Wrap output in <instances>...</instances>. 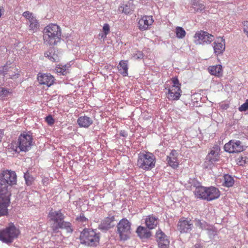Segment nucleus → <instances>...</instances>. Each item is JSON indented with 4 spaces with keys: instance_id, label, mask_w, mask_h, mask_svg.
I'll use <instances>...</instances> for the list:
<instances>
[{
    "instance_id": "nucleus-1",
    "label": "nucleus",
    "mask_w": 248,
    "mask_h": 248,
    "mask_svg": "<svg viewBox=\"0 0 248 248\" xmlns=\"http://www.w3.org/2000/svg\"><path fill=\"white\" fill-rule=\"evenodd\" d=\"M16 175L14 171H3L0 176V216L8 213L12 186L16 184Z\"/></svg>"
},
{
    "instance_id": "nucleus-2",
    "label": "nucleus",
    "mask_w": 248,
    "mask_h": 248,
    "mask_svg": "<svg viewBox=\"0 0 248 248\" xmlns=\"http://www.w3.org/2000/svg\"><path fill=\"white\" fill-rule=\"evenodd\" d=\"M43 33L45 43L49 45H55L60 41L61 30L60 27L56 24H49L45 28Z\"/></svg>"
},
{
    "instance_id": "nucleus-3",
    "label": "nucleus",
    "mask_w": 248,
    "mask_h": 248,
    "mask_svg": "<svg viewBox=\"0 0 248 248\" xmlns=\"http://www.w3.org/2000/svg\"><path fill=\"white\" fill-rule=\"evenodd\" d=\"M32 136V133L29 131L23 132L18 137L17 143H15V146L13 143L12 149L16 152H27L30 150L34 143Z\"/></svg>"
},
{
    "instance_id": "nucleus-4",
    "label": "nucleus",
    "mask_w": 248,
    "mask_h": 248,
    "mask_svg": "<svg viewBox=\"0 0 248 248\" xmlns=\"http://www.w3.org/2000/svg\"><path fill=\"white\" fill-rule=\"evenodd\" d=\"M100 233L94 230L85 228L80 232V243L85 246L96 247L99 244Z\"/></svg>"
},
{
    "instance_id": "nucleus-5",
    "label": "nucleus",
    "mask_w": 248,
    "mask_h": 248,
    "mask_svg": "<svg viewBox=\"0 0 248 248\" xmlns=\"http://www.w3.org/2000/svg\"><path fill=\"white\" fill-rule=\"evenodd\" d=\"M155 155L150 152H145L139 154L137 165L141 169L150 170L155 167Z\"/></svg>"
},
{
    "instance_id": "nucleus-6",
    "label": "nucleus",
    "mask_w": 248,
    "mask_h": 248,
    "mask_svg": "<svg viewBox=\"0 0 248 248\" xmlns=\"http://www.w3.org/2000/svg\"><path fill=\"white\" fill-rule=\"evenodd\" d=\"M19 233V230L11 223L5 229L0 230V240L6 244L11 243Z\"/></svg>"
},
{
    "instance_id": "nucleus-7",
    "label": "nucleus",
    "mask_w": 248,
    "mask_h": 248,
    "mask_svg": "<svg viewBox=\"0 0 248 248\" xmlns=\"http://www.w3.org/2000/svg\"><path fill=\"white\" fill-rule=\"evenodd\" d=\"M117 232L121 240H126L131 233V223L127 219H122L117 225Z\"/></svg>"
},
{
    "instance_id": "nucleus-8",
    "label": "nucleus",
    "mask_w": 248,
    "mask_h": 248,
    "mask_svg": "<svg viewBox=\"0 0 248 248\" xmlns=\"http://www.w3.org/2000/svg\"><path fill=\"white\" fill-rule=\"evenodd\" d=\"M194 42L196 45H208L214 40V36L207 31H197L194 36Z\"/></svg>"
},
{
    "instance_id": "nucleus-9",
    "label": "nucleus",
    "mask_w": 248,
    "mask_h": 248,
    "mask_svg": "<svg viewBox=\"0 0 248 248\" xmlns=\"http://www.w3.org/2000/svg\"><path fill=\"white\" fill-rule=\"evenodd\" d=\"M224 150L230 153H239L244 150L245 147L239 140H231L224 146Z\"/></svg>"
},
{
    "instance_id": "nucleus-10",
    "label": "nucleus",
    "mask_w": 248,
    "mask_h": 248,
    "mask_svg": "<svg viewBox=\"0 0 248 248\" xmlns=\"http://www.w3.org/2000/svg\"><path fill=\"white\" fill-rule=\"evenodd\" d=\"M155 237L159 248H169L170 240L168 237L161 229L156 231Z\"/></svg>"
},
{
    "instance_id": "nucleus-11",
    "label": "nucleus",
    "mask_w": 248,
    "mask_h": 248,
    "mask_svg": "<svg viewBox=\"0 0 248 248\" xmlns=\"http://www.w3.org/2000/svg\"><path fill=\"white\" fill-rule=\"evenodd\" d=\"M193 227L191 220L185 217H181L177 223V229L181 233L189 232Z\"/></svg>"
},
{
    "instance_id": "nucleus-12",
    "label": "nucleus",
    "mask_w": 248,
    "mask_h": 248,
    "mask_svg": "<svg viewBox=\"0 0 248 248\" xmlns=\"http://www.w3.org/2000/svg\"><path fill=\"white\" fill-rule=\"evenodd\" d=\"M49 220L51 222L50 224V228L51 229L54 226L58 225L62 219H64L65 216L62 213V210L52 211L51 210L48 214Z\"/></svg>"
},
{
    "instance_id": "nucleus-13",
    "label": "nucleus",
    "mask_w": 248,
    "mask_h": 248,
    "mask_svg": "<svg viewBox=\"0 0 248 248\" xmlns=\"http://www.w3.org/2000/svg\"><path fill=\"white\" fill-rule=\"evenodd\" d=\"M219 148L218 146L216 145L214 146L207 155L205 158L206 161L209 162L210 164H213L218 161L219 160Z\"/></svg>"
},
{
    "instance_id": "nucleus-14",
    "label": "nucleus",
    "mask_w": 248,
    "mask_h": 248,
    "mask_svg": "<svg viewBox=\"0 0 248 248\" xmlns=\"http://www.w3.org/2000/svg\"><path fill=\"white\" fill-rule=\"evenodd\" d=\"M214 53L216 55L222 54L225 49V41L223 37H217L213 43Z\"/></svg>"
},
{
    "instance_id": "nucleus-15",
    "label": "nucleus",
    "mask_w": 248,
    "mask_h": 248,
    "mask_svg": "<svg viewBox=\"0 0 248 248\" xmlns=\"http://www.w3.org/2000/svg\"><path fill=\"white\" fill-rule=\"evenodd\" d=\"M178 153L177 151L172 150L170 155L167 156L166 161L168 164L173 169H176L178 167Z\"/></svg>"
},
{
    "instance_id": "nucleus-16",
    "label": "nucleus",
    "mask_w": 248,
    "mask_h": 248,
    "mask_svg": "<svg viewBox=\"0 0 248 248\" xmlns=\"http://www.w3.org/2000/svg\"><path fill=\"white\" fill-rule=\"evenodd\" d=\"M59 229H64L68 233H72L73 232L71 224L69 222L65 221L64 219L58 223V225L54 226L52 230L53 233H58Z\"/></svg>"
},
{
    "instance_id": "nucleus-17",
    "label": "nucleus",
    "mask_w": 248,
    "mask_h": 248,
    "mask_svg": "<svg viewBox=\"0 0 248 248\" xmlns=\"http://www.w3.org/2000/svg\"><path fill=\"white\" fill-rule=\"evenodd\" d=\"M138 237L144 241L149 239L152 235V232L147 227L140 226L136 231Z\"/></svg>"
},
{
    "instance_id": "nucleus-18",
    "label": "nucleus",
    "mask_w": 248,
    "mask_h": 248,
    "mask_svg": "<svg viewBox=\"0 0 248 248\" xmlns=\"http://www.w3.org/2000/svg\"><path fill=\"white\" fill-rule=\"evenodd\" d=\"M38 80L40 84L50 87L54 82L55 78L50 74H44L38 76Z\"/></svg>"
},
{
    "instance_id": "nucleus-19",
    "label": "nucleus",
    "mask_w": 248,
    "mask_h": 248,
    "mask_svg": "<svg viewBox=\"0 0 248 248\" xmlns=\"http://www.w3.org/2000/svg\"><path fill=\"white\" fill-rule=\"evenodd\" d=\"M114 219L115 217L114 216L105 218L99 225V229L102 231H108V229L113 228L115 225L113 224Z\"/></svg>"
},
{
    "instance_id": "nucleus-20",
    "label": "nucleus",
    "mask_w": 248,
    "mask_h": 248,
    "mask_svg": "<svg viewBox=\"0 0 248 248\" xmlns=\"http://www.w3.org/2000/svg\"><path fill=\"white\" fill-rule=\"evenodd\" d=\"M12 70H16V68L14 65L10 66L8 64L5 65L2 69L0 71V73L3 75L9 78L15 79L19 77V74L18 73H15V74H11V71L13 72Z\"/></svg>"
},
{
    "instance_id": "nucleus-21",
    "label": "nucleus",
    "mask_w": 248,
    "mask_h": 248,
    "mask_svg": "<svg viewBox=\"0 0 248 248\" xmlns=\"http://www.w3.org/2000/svg\"><path fill=\"white\" fill-rule=\"evenodd\" d=\"M181 87L172 86L168 89V98L170 100H177L181 96Z\"/></svg>"
},
{
    "instance_id": "nucleus-22",
    "label": "nucleus",
    "mask_w": 248,
    "mask_h": 248,
    "mask_svg": "<svg viewBox=\"0 0 248 248\" xmlns=\"http://www.w3.org/2000/svg\"><path fill=\"white\" fill-rule=\"evenodd\" d=\"M152 16H145L142 17L139 21V27L140 30L144 31L147 30L150 25L153 23Z\"/></svg>"
},
{
    "instance_id": "nucleus-23",
    "label": "nucleus",
    "mask_w": 248,
    "mask_h": 248,
    "mask_svg": "<svg viewBox=\"0 0 248 248\" xmlns=\"http://www.w3.org/2000/svg\"><path fill=\"white\" fill-rule=\"evenodd\" d=\"M220 196V191L214 186L207 187L206 201H211Z\"/></svg>"
},
{
    "instance_id": "nucleus-24",
    "label": "nucleus",
    "mask_w": 248,
    "mask_h": 248,
    "mask_svg": "<svg viewBox=\"0 0 248 248\" xmlns=\"http://www.w3.org/2000/svg\"><path fill=\"white\" fill-rule=\"evenodd\" d=\"M146 226L149 230H152L156 227L158 224V218L153 215L148 216L145 220Z\"/></svg>"
},
{
    "instance_id": "nucleus-25",
    "label": "nucleus",
    "mask_w": 248,
    "mask_h": 248,
    "mask_svg": "<svg viewBox=\"0 0 248 248\" xmlns=\"http://www.w3.org/2000/svg\"><path fill=\"white\" fill-rule=\"evenodd\" d=\"M46 57H47L50 61L53 62H58L60 61L61 54L54 49H50L44 54Z\"/></svg>"
},
{
    "instance_id": "nucleus-26",
    "label": "nucleus",
    "mask_w": 248,
    "mask_h": 248,
    "mask_svg": "<svg viewBox=\"0 0 248 248\" xmlns=\"http://www.w3.org/2000/svg\"><path fill=\"white\" fill-rule=\"evenodd\" d=\"M77 122L80 127L88 128L93 124V120L89 117L84 116L79 117Z\"/></svg>"
},
{
    "instance_id": "nucleus-27",
    "label": "nucleus",
    "mask_w": 248,
    "mask_h": 248,
    "mask_svg": "<svg viewBox=\"0 0 248 248\" xmlns=\"http://www.w3.org/2000/svg\"><path fill=\"white\" fill-rule=\"evenodd\" d=\"M209 72L212 75L220 77L222 75V67L221 65L210 66L208 68Z\"/></svg>"
},
{
    "instance_id": "nucleus-28",
    "label": "nucleus",
    "mask_w": 248,
    "mask_h": 248,
    "mask_svg": "<svg viewBox=\"0 0 248 248\" xmlns=\"http://www.w3.org/2000/svg\"><path fill=\"white\" fill-rule=\"evenodd\" d=\"M194 192L197 198L206 200L207 187L203 186L195 188Z\"/></svg>"
},
{
    "instance_id": "nucleus-29",
    "label": "nucleus",
    "mask_w": 248,
    "mask_h": 248,
    "mask_svg": "<svg viewBox=\"0 0 248 248\" xmlns=\"http://www.w3.org/2000/svg\"><path fill=\"white\" fill-rule=\"evenodd\" d=\"M128 62L127 61H120L118 69L120 74L124 76L128 75Z\"/></svg>"
},
{
    "instance_id": "nucleus-30",
    "label": "nucleus",
    "mask_w": 248,
    "mask_h": 248,
    "mask_svg": "<svg viewBox=\"0 0 248 248\" xmlns=\"http://www.w3.org/2000/svg\"><path fill=\"white\" fill-rule=\"evenodd\" d=\"M69 66L66 65H62V64H59L56 67L55 70L60 75H65L69 73Z\"/></svg>"
},
{
    "instance_id": "nucleus-31",
    "label": "nucleus",
    "mask_w": 248,
    "mask_h": 248,
    "mask_svg": "<svg viewBox=\"0 0 248 248\" xmlns=\"http://www.w3.org/2000/svg\"><path fill=\"white\" fill-rule=\"evenodd\" d=\"M195 225L197 227H198L202 230H206L207 227L210 225L206 221L203 220H201L199 218H195L194 220Z\"/></svg>"
},
{
    "instance_id": "nucleus-32",
    "label": "nucleus",
    "mask_w": 248,
    "mask_h": 248,
    "mask_svg": "<svg viewBox=\"0 0 248 248\" xmlns=\"http://www.w3.org/2000/svg\"><path fill=\"white\" fill-rule=\"evenodd\" d=\"M234 183L233 178L229 174H225L224 176L223 186L226 187L232 186Z\"/></svg>"
},
{
    "instance_id": "nucleus-33",
    "label": "nucleus",
    "mask_w": 248,
    "mask_h": 248,
    "mask_svg": "<svg viewBox=\"0 0 248 248\" xmlns=\"http://www.w3.org/2000/svg\"><path fill=\"white\" fill-rule=\"evenodd\" d=\"M29 22L30 30H32L33 32L36 31L39 28V24L37 20L35 18V17L31 18V20L29 21Z\"/></svg>"
},
{
    "instance_id": "nucleus-34",
    "label": "nucleus",
    "mask_w": 248,
    "mask_h": 248,
    "mask_svg": "<svg viewBox=\"0 0 248 248\" xmlns=\"http://www.w3.org/2000/svg\"><path fill=\"white\" fill-rule=\"evenodd\" d=\"M193 8L196 12L202 13L205 11V6L202 3L199 2H194L193 3Z\"/></svg>"
},
{
    "instance_id": "nucleus-35",
    "label": "nucleus",
    "mask_w": 248,
    "mask_h": 248,
    "mask_svg": "<svg viewBox=\"0 0 248 248\" xmlns=\"http://www.w3.org/2000/svg\"><path fill=\"white\" fill-rule=\"evenodd\" d=\"M118 10L119 12L126 15L130 14L132 12L130 4H122L119 7Z\"/></svg>"
},
{
    "instance_id": "nucleus-36",
    "label": "nucleus",
    "mask_w": 248,
    "mask_h": 248,
    "mask_svg": "<svg viewBox=\"0 0 248 248\" xmlns=\"http://www.w3.org/2000/svg\"><path fill=\"white\" fill-rule=\"evenodd\" d=\"M205 230L207 231V234L210 239H213L217 235V230L216 228L211 225Z\"/></svg>"
},
{
    "instance_id": "nucleus-37",
    "label": "nucleus",
    "mask_w": 248,
    "mask_h": 248,
    "mask_svg": "<svg viewBox=\"0 0 248 248\" xmlns=\"http://www.w3.org/2000/svg\"><path fill=\"white\" fill-rule=\"evenodd\" d=\"M175 33L176 37L179 39L184 38L186 34V31L182 27H177L176 28Z\"/></svg>"
},
{
    "instance_id": "nucleus-38",
    "label": "nucleus",
    "mask_w": 248,
    "mask_h": 248,
    "mask_svg": "<svg viewBox=\"0 0 248 248\" xmlns=\"http://www.w3.org/2000/svg\"><path fill=\"white\" fill-rule=\"evenodd\" d=\"M11 93L10 90L0 87V99H3Z\"/></svg>"
},
{
    "instance_id": "nucleus-39",
    "label": "nucleus",
    "mask_w": 248,
    "mask_h": 248,
    "mask_svg": "<svg viewBox=\"0 0 248 248\" xmlns=\"http://www.w3.org/2000/svg\"><path fill=\"white\" fill-rule=\"evenodd\" d=\"M132 58L135 60H141L144 57V54L141 51L136 50L131 54Z\"/></svg>"
},
{
    "instance_id": "nucleus-40",
    "label": "nucleus",
    "mask_w": 248,
    "mask_h": 248,
    "mask_svg": "<svg viewBox=\"0 0 248 248\" xmlns=\"http://www.w3.org/2000/svg\"><path fill=\"white\" fill-rule=\"evenodd\" d=\"M26 183L28 186H31L33 180V178L30 175V173L27 171L24 173V175Z\"/></svg>"
},
{
    "instance_id": "nucleus-41",
    "label": "nucleus",
    "mask_w": 248,
    "mask_h": 248,
    "mask_svg": "<svg viewBox=\"0 0 248 248\" xmlns=\"http://www.w3.org/2000/svg\"><path fill=\"white\" fill-rule=\"evenodd\" d=\"M240 111H246L248 109V99L238 108Z\"/></svg>"
},
{
    "instance_id": "nucleus-42",
    "label": "nucleus",
    "mask_w": 248,
    "mask_h": 248,
    "mask_svg": "<svg viewBox=\"0 0 248 248\" xmlns=\"http://www.w3.org/2000/svg\"><path fill=\"white\" fill-rule=\"evenodd\" d=\"M46 121L47 122L48 124L50 125L53 124L55 122L54 119L51 115H49L46 117Z\"/></svg>"
},
{
    "instance_id": "nucleus-43",
    "label": "nucleus",
    "mask_w": 248,
    "mask_h": 248,
    "mask_svg": "<svg viewBox=\"0 0 248 248\" xmlns=\"http://www.w3.org/2000/svg\"><path fill=\"white\" fill-rule=\"evenodd\" d=\"M23 16L28 19L29 21L31 20V18H35L32 14L29 11H26L23 13Z\"/></svg>"
},
{
    "instance_id": "nucleus-44",
    "label": "nucleus",
    "mask_w": 248,
    "mask_h": 248,
    "mask_svg": "<svg viewBox=\"0 0 248 248\" xmlns=\"http://www.w3.org/2000/svg\"><path fill=\"white\" fill-rule=\"evenodd\" d=\"M189 183L191 184V185L193 186L194 187H195L196 188L200 187H203L201 185V184L195 180V179H191L190 180Z\"/></svg>"
},
{
    "instance_id": "nucleus-45",
    "label": "nucleus",
    "mask_w": 248,
    "mask_h": 248,
    "mask_svg": "<svg viewBox=\"0 0 248 248\" xmlns=\"http://www.w3.org/2000/svg\"><path fill=\"white\" fill-rule=\"evenodd\" d=\"M76 219L82 223L86 222L88 221V219L84 216L83 214H81L79 217H78Z\"/></svg>"
},
{
    "instance_id": "nucleus-46",
    "label": "nucleus",
    "mask_w": 248,
    "mask_h": 248,
    "mask_svg": "<svg viewBox=\"0 0 248 248\" xmlns=\"http://www.w3.org/2000/svg\"><path fill=\"white\" fill-rule=\"evenodd\" d=\"M243 31L246 34L247 36L248 37V21H244L243 23Z\"/></svg>"
},
{
    "instance_id": "nucleus-47",
    "label": "nucleus",
    "mask_w": 248,
    "mask_h": 248,
    "mask_svg": "<svg viewBox=\"0 0 248 248\" xmlns=\"http://www.w3.org/2000/svg\"><path fill=\"white\" fill-rule=\"evenodd\" d=\"M103 30L105 35L108 34L109 31V26L108 24H105L103 27Z\"/></svg>"
},
{
    "instance_id": "nucleus-48",
    "label": "nucleus",
    "mask_w": 248,
    "mask_h": 248,
    "mask_svg": "<svg viewBox=\"0 0 248 248\" xmlns=\"http://www.w3.org/2000/svg\"><path fill=\"white\" fill-rule=\"evenodd\" d=\"M172 82L173 85L172 86H175L176 87H180L181 84L179 83V80L176 78H172Z\"/></svg>"
},
{
    "instance_id": "nucleus-49",
    "label": "nucleus",
    "mask_w": 248,
    "mask_h": 248,
    "mask_svg": "<svg viewBox=\"0 0 248 248\" xmlns=\"http://www.w3.org/2000/svg\"><path fill=\"white\" fill-rule=\"evenodd\" d=\"M120 135L121 136L124 137H126L127 136V133L124 130L121 131V132L120 133Z\"/></svg>"
},
{
    "instance_id": "nucleus-50",
    "label": "nucleus",
    "mask_w": 248,
    "mask_h": 248,
    "mask_svg": "<svg viewBox=\"0 0 248 248\" xmlns=\"http://www.w3.org/2000/svg\"><path fill=\"white\" fill-rule=\"evenodd\" d=\"M13 72L11 71V74H15V73H18V70L16 69V70H12Z\"/></svg>"
},
{
    "instance_id": "nucleus-51",
    "label": "nucleus",
    "mask_w": 248,
    "mask_h": 248,
    "mask_svg": "<svg viewBox=\"0 0 248 248\" xmlns=\"http://www.w3.org/2000/svg\"><path fill=\"white\" fill-rule=\"evenodd\" d=\"M195 248H201L200 245L198 244L195 245Z\"/></svg>"
},
{
    "instance_id": "nucleus-52",
    "label": "nucleus",
    "mask_w": 248,
    "mask_h": 248,
    "mask_svg": "<svg viewBox=\"0 0 248 248\" xmlns=\"http://www.w3.org/2000/svg\"><path fill=\"white\" fill-rule=\"evenodd\" d=\"M247 217H248V210H247Z\"/></svg>"
}]
</instances>
